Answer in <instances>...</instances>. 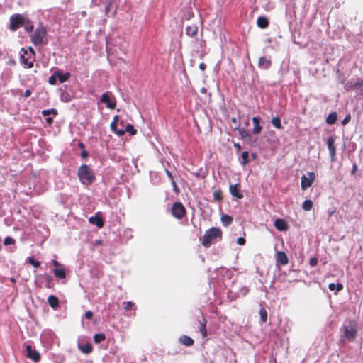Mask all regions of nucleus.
<instances>
[{"instance_id":"obj_12","label":"nucleus","mask_w":363,"mask_h":363,"mask_svg":"<svg viewBox=\"0 0 363 363\" xmlns=\"http://www.w3.org/2000/svg\"><path fill=\"white\" fill-rule=\"evenodd\" d=\"M230 194L236 199H240L243 198V194L240 191V185L239 184H231L229 187Z\"/></svg>"},{"instance_id":"obj_11","label":"nucleus","mask_w":363,"mask_h":363,"mask_svg":"<svg viewBox=\"0 0 363 363\" xmlns=\"http://www.w3.org/2000/svg\"><path fill=\"white\" fill-rule=\"evenodd\" d=\"M363 87V79H357L355 82H348L345 85V89L347 91L359 89Z\"/></svg>"},{"instance_id":"obj_25","label":"nucleus","mask_w":363,"mask_h":363,"mask_svg":"<svg viewBox=\"0 0 363 363\" xmlns=\"http://www.w3.org/2000/svg\"><path fill=\"white\" fill-rule=\"evenodd\" d=\"M48 303L52 308H56L59 306L58 298L55 296L50 295L48 298Z\"/></svg>"},{"instance_id":"obj_20","label":"nucleus","mask_w":363,"mask_h":363,"mask_svg":"<svg viewBox=\"0 0 363 363\" xmlns=\"http://www.w3.org/2000/svg\"><path fill=\"white\" fill-rule=\"evenodd\" d=\"M272 65V61L265 57H261L258 61V67L262 69H268Z\"/></svg>"},{"instance_id":"obj_33","label":"nucleus","mask_w":363,"mask_h":363,"mask_svg":"<svg viewBox=\"0 0 363 363\" xmlns=\"http://www.w3.org/2000/svg\"><path fill=\"white\" fill-rule=\"evenodd\" d=\"M221 221L225 226H228L232 223L233 218L225 214L221 217Z\"/></svg>"},{"instance_id":"obj_28","label":"nucleus","mask_w":363,"mask_h":363,"mask_svg":"<svg viewBox=\"0 0 363 363\" xmlns=\"http://www.w3.org/2000/svg\"><path fill=\"white\" fill-rule=\"evenodd\" d=\"M53 273L57 278L65 279L66 277V272L63 268H55Z\"/></svg>"},{"instance_id":"obj_23","label":"nucleus","mask_w":363,"mask_h":363,"mask_svg":"<svg viewBox=\"0 0 363 363\" xmlns=\"http://www.w3.org/2000/svg\"><path fill=\"white\" fill-rule=\"evenodd\" d=\"M179 342L186 346H191L194 343V341L191 337L185 335L180 337Z\"/></svg>"},{"instance_id":"obj_6","label":"nucleus","mask_w":363,"mask_h":363,"mask_svg":"<svg viewBox=\"0 0 363 363\" xmlns=\"http://www.w3.org/2000/svg\"><path fill=\"white\" fill-rule=\"evenodd\" d=\"M101 103L105 104L106 107L109 109L116 108V101L111 92L104 93L101 97Z\"/></svg>"},{"instance_id":"obj_55","label":"nucleus","mask_w":363,"mask_h":363,"mask_svg":"<svg viewBox=\"0 0 363 363\" xmlns=\"http://www.w3.org/2000/svg\"><path fill=\"white\" fill-rule=\"evenodd\" d=\"M28 50H29V51H30V55H31V56L33 57V58H35V50H33V48L32 47H29Z\"/></svg>"},{"instance_id":"obj_34","label":"nucleus","mask_w":363,"mask_h":363,"mask_svg":"<svg viewBox=\"0 0 363 363\" xmlns=\"http://www.w3.org/2000/svg\"><path fill=\"white\" fill-rule=\"evenodd\" d=\"M106 336L103 333H97L94 335V341L95 343H100L102 341L105 340Z\"/></svg>"},{"instance_id":"obj_22","label":"nucleus","mask_w":363,"mask_h":363,"mask_svg":"<svg viewBox=\"0 0 363 363\" xmlns=\"http://www.w3.org/2000/svg\"><path fill=\"white\" fill-rule=\"evenodd\" d=\"M257 25L259 28L264 29L269 26V21L266 17L259 16L257 20Z\"/></svg>"},{"instance_id":"obj_18","label":"nucleus","mask_w":363,"mask_h":363,"mask_svg":"<svg viewBox=\"0 0 363 363\" xmlns=\"http://www.w3.org/2000/svg\"><path fill=\"white\" fill-rule=\"evenodd\" d=\"M274 225L276 229L280 231H285L287 230L289 228L287 223L284 219L281 218H277L274 220Z\"/></svg>"},{"instance_id":"obj_7","label":"nucleus","mask_w":363,"mask_h":363,"mask_svg":"<svg viewBox=\"0 0 363 363\" xmlns=\"http://www.w3.org/2000/svg\"><path fill=\"white\" fill-rule=\"evenodd\" d=\"M315 179V174L313 172H308V177H306V175H303L301 177V189L303 190H306L308 188H309L313 184Z\"/></svg>"},{"instance_id":"obj_49","label":"nucleus","mask_w":363,"mask_h":363,"mask_svg":"<svg viewBox=\"0 0 363 363\" xmlns=\"http://www.w3.org/2000/svg\"><path fill=\"white\" fill-rule=\"evenodd\" d=\"M84 317L86 319H91L93 317V313L91 311H87L84 313Z\"/></svg>"},{"instance_id":"obj_64","label":"nucleus","mask_w":363,"mask_h":363,"mask_svg":"<svg viewBox=\"0 0 363 363\" xmlns=\"http://www.w3.org/2000/svg\"><path fill=\"white\" fill-rule=\"evenodd\" d=\"M79 147H80V148H82V149H83V148H84V143H80L79 144Z\"/></svg>"},{"instance_id":"obj_9","label":"nucleus","mask_w":363,"mask_h":363,"mask_svg":"<svg viewBox=\"0 0 363 363\" xmlns=\"http://www.w3.org/2000/svg\"><path fill=\"white\" fill-rule=\"evenodd\" d=\"M335 138L334 136H330L327 139V146L330 152L331 162L336 160V147L335 146Z\"/></svg>"},{"instance_id":"obj_26","label":"nucleus","mask_w":363,"mask_h":363,"mask_svg":"<svg viewBox=\"0 0 363 363\" xmlns=\"http://www.w3.org/2000/svg\"><path fill=\"white\" fill-rule=\"evenodd\" d=\"M199 332L202 335L203 337H206L207 336V330H206V320L203 318L202 320L199 321Z\"/></svg>"},{"instance_id":"obj_57","label":"nucleus","mask_w":363,"mask_h":363,"mask_svg":"<svg viewBox=\"0 0 363 363\" xmlns=\"http://www.w3.org/2000/svg\"><path fill=\"white\" fill-rule=\"evenodd\" d=\"M206 68V64H204L203 62H201L199 64V69L202 71H204Z\"/></svg>"},{"instance_id":"obj_10","label":"nucleus","mask_w":363,"mask_h":363,"mask_svg":"<svg viewBox=\"0 0 363 363\" xmlns=\"http://www.w3.org/2000/svg\"><path fill=\"white\" fill-rule=\"evenodd\" d=\"M27 357L32 359L34 362H38L40 360V355L39 352L33 350L30 345L26 346Z\"/></svg>"},{"instance_id":"obj_45","label":"nucleus","mask_w":363,"mask_h":363,"mask_svg":"<svg viewBox=\"0 0 363 363\" xmlns=\"http://www.w3.org/2000/svg\"><path fill=\"white\" fill-rule=\"evenodd\" d=\"M318 259L317 257H314L310 259L309 264L311 267H315L318 264Z\"/></svg>"},{"instance_id":"obj_19","label":"nucleus","mask_w":363,"mask_h":363,"mask_svg":"<svg viewBox=\"0 0 363 363\" xmlns=\"http://www.w3.org/2000/svg\"><path fill=\"white\" fill-rule=\"evenodd\" d=\"M119 117L118 116H115L113 121L111 123V129L118 136H122L125 134V130H118L117 123L118 122Z\"/></svg>"},{"instance_id":"obj_24","label":"nucleus","mask_w":363,"mask_h":363,"mask_svg":"<svg viewBox=\"0 0 363 363\" xmlns=\"http://www.w3.org/2000/svg\"><path fill=\"white\" fill-rule=\"evenodd\" d=\"M56 74H57V77L59 81L61 83H63V82L69 80V79L71 77V74H70L69 72L63 73V72H62L60 71H57L56 72Z\"/></svg>"},{"instance_id":"obj_46","label":"nucleus","mask_w":363,"mask_h":363,"mask_svg":"<svg viewBox=\"0 0 363 363\" xmlns=\"http://www.w3.org/2000/svg\"><path fill=\"white\" fill-rule=\"evenodd\" d=\"M240 134L242 138H250V133L246 130H240Z\"/></svg>"},{"instance_id":"obj_3","label":"nucleus","mask_w":363,"mask_h":363,"mask_svg":"<svg viewBox=\"0 0 363 363\" xmlns=\"http://www.w3.org/2000/svg\"><path fill=\"white\" fill-rule=\"evenodd\" d=\"M46 35L47 30L45 27H38L34 33L31 35V42L35 46L43 45Z\"/></svg>"},{"instance_id":"obj_56","label":"nucleus","mask_w":363,"mask_h":363,"mask_svg":"<svg viewBox=\"0 0 363 363\" xmlns=\"http://www.w3.org/2000/svg\"><path fill=\"white\" fill-rule=\"evenodd\" d=\"M88 155H89V153H88V152H87V151H86V150H83V151L82 152V153H81V157H82V158H86V157H88Z\"/></svg>"},{"instance_id":"obj_58","label":"nucleus","mask_w":363,"mask_h":363,"mask_svg":"<svg viewBox=\"0 0 363 363\" xmlns=\"http://www.w3.org/2000/svg\"><path fill=\"white\" fill-rule=\"evenodd\" d=\"M30 95H31V91H30V90H29V89L26 90V91H25V93H24V96H25L26 98H28V97H29Z\"/></svg>"},{"instance_id":"obj_40","label":"nucleus","mask_w":363,"mask_h":363,"mask_svg":"<svg viewBox=\"0 0 363 363\" xmlns=\"http://www.w3.org/2000/svg\"><path fill=\"white\" fill-rule=\"evenodd\" d=\"M50 114H53V115H57V111L55 108H52V109H46V110H43L42 111V115L44 116H47Z\"/></svg>"},{"instance_id":"obj_60","label":"nucleus","mask_w":363,"mask_h":363,"mask_svg":"<svg viewBox=\"0 0 363 363\" xmlns=\"http://www.w3.org/2000/svg\"><path fill=\"white\" fill-rule=\"evenodd\" d=\"M234 147L239 151L241 150V145L240 143H234Z\"/></svg>"},{"instance_id":"obj_36","label":"nucleus","mask_w":363,"mask_h":363,"mask_svg":"<svg viewBox=\"0 0 363 363\" xmlns=\"http://www.w3.org/2000/svg\"><path fill=\"white\" fill-rule=\"evenodd\" d=\"M125 130V132H128L130 133V134L131 135H134L136 134L137 133V130L136 129L134 128V126L131 124H128L125 127V129L124 130Z\"/></svg>"},{"instance_id":"obj_31","label":"nucleus","mask_w":363,"mask_h":363,"mask_svg":"<svg viewBox=\"0 0 363 363\" xmlns=\"http://www.w3.org/2000/svg\"><path fill=\"white\" fill-rule=\"evenodd\" d=\"M123 308L125 311H130V310H136V306L135 303L132 301H125L123 303Z\"/></svg>"},{"instance_id":"obj_54","label":"nucleus","mask_w":363,"mask_h":363,"mask_svg":"<svg viewBox=\"0 0 363 363\" xmlns=\"http://www.w3.org/2000/svg\"><path fill=\"white\" fill-rule=\"evenodd\" d=\"M335 286H336V284H334V283H330V284H329V285H328V289H329V290H330V291H334V290H335Z\"/></svg>"},{"instance_id":"obj_29","label":"nucleus","mask_w":363,"mask_h":363,"mask_svg":"<svg viewBox=\"0 0 363 363\" xmlns=\"http://www.w3.org/2000/svg\"><path fill=\"white\" fill-rule=\"evenodd\" d=\"M337 118V116L336 112H332L326 118V123L329 125H333L336 122Z\"/></svg>"},{"instance_id":"obj_17","label":"nucleus","mask_w":363,"mask_h":363,"mask_svg":"<svg viewBox=\"0 0 363 363\" xmlns=\"http://www.w3.org/2000/svg\"><path fill=\"white\" fill-rule=\"evenodd\" d=\"M277 262L281 265H286L289 263V259L284 252L279 251L276 254Z\"/></svg>"},{"instance_id":"obj_51","label":"nucleus","mask_w":363,"mask_h":363,"mask_svg":"<svg viewBox=\"0 0 363 363\" xmlns=\"http://www.w3.org/2000/svg\"><path fill=\"white\" fill-rule=\"evenodd\" d=\"M249 288L247 286H244L241 289V293L243 295H246L249 292Z\"/></svg>"},{"instance_id":"obj_41","label":"nucleus","mask_w":363,"mask_h":363,"mask_svg":"<svg viewBox=\"0 0 363 363\" xmlns=\"http://www.w3.org/2000/svg\"><path fill=\"white\" fill-rule=\"evenodd\" d=\"M213 199L215 201H220L223 199L221 190H217L213 192Z\"/></svg>"},{"instance_id":"obj_39","label":"nucleus","mask_w":363,"mask_h":363,"mask_svg":"<svg viewBox=\"0 0 363 363\" xmlns=\"http://www.w3.org/2000/svg\"><path fill=\"white\" fill-rule=\"evenodd\" d=\"M23 26H24L25 30L27 31H32L33 29V25L28 20L24 19V25Z\"/></svg>"},{"instance_id":"obj_59","label":"nucleus","mask_w":363,"mask_h":363,"mask_svg":"<svg viewBox=\"0 0 363 363\" xmlns=\"http://www.w3.org/2000/svg\"><path fill=\"white\" fill-rule=\"evenodd\" d=\"M166 173H167L168 177L171 179V181L174 180L173 179V176H172V173L169 170L167 169L166 170Z\"/></svg>"},{"instance_id":"obj_32","label":"nucleus","mask_w":363,"mask_h":363,"mask_svg":"<svg viewBox=\"0 0 363 363\" xmlns=\"http://www.w3.org/2000/svg\"><path fill=\"white\" fill-rule=\"evenodd\" d=\"M272 124L277 129H281V119L279 116L274 117L271 121Z\"/></svg>"},{"instance_id":"obj_13","label":"nucleus","mask_w":363,"mask_h":363,"mask_svg":"<svg viewBox=\"0 0 363 363\" xmlns=\"http://www.w3.org/2000/svg\"><path fill=\"white\" fill-rule=\"evenodd\" d=\"M38 280L42 284H44L46 288L50 289L53 286V279L50 275L48 274L40 275L38 277Z\"/></svg>"},{"instance_id":"obj_30","label":"nucleus","mask_w":363,"mask_h":363,"mask_svg":"<svg viewBox=\"0 0 363 363\" xmlns=\"http://www.w3.org/2000/svg\"><path fill=\"white\" fill-rule=\"evenodd\" d=\"M97 1L98 0H92V4L96 6H99L100 3L97 2ZM105 4H106L105 13H106V14H108V13L110 11L111 1V0H105Z\"/></svg>"},{"instance_id":"obj_2","label":"nucleus","mask_w":363,"mask_h":363,"mask_svg":"<svg viewBox=\"0 0 363 363\" xmlns=\"http://www.w3.org/2000/svg\"><path fill=\"white\" fill-rule=\"evenodd\" d=\"M79 181L84 185H91L96 177L92 169L86 164H82L77 171Z\"/></svg>"},{"instance_id":"obj_53","label":"nucleus","mask_w":363,"mask_h":363,"mask_svg":"<svg viewBox=\"0 0 363 363\" xmlns=\"http://www.w3.org/2000/svg\"><path fill=\"white\" fill-rule=\"evenodd\" d=\"M357 164L354 163L352 165V171H351V174H354L355 172H357Z\"/></svg>"},{"instance_id":"obj_14","label":"nucleus","mask_w":363,"mask_h":363,"mask_svg":"<svg viewBox=\"0 0 363 363\" xmlns=\"http://www.w3.org/2000/svg\"><path fill=\"white\" fill-rule=\"evenodd\" d=\"M344 335L347 340L352 341L357 335V330L352 325L345 326L344 327Z\"/></svg>"},{"instance_id":"obj_27","label":"nucleus","mask_w":363,"mask_h":363,"mask_svg":"<svg viewBox=\"0 0 363 363\" xmlns=\"http://www.w3.org/2000/svg\"><path fill=\"white\" fill-rule=\"evenodd\" d=\"M79 349L84 354H89L92 352L93 347L91 343L87 342L84 345H79Z\"/></svg>"},{"instance_id":"obj_52","label":"nucleus","mask_w":363,"mask_h":363,"mask_svg":"<svg viewBox=\"0 0 363 363\" xmlns=\"http://www.w3.org/2000/svg\"><path fill=\"white\" fill-rule=\"evenodd\" d=\"M335 284H336L335 289H337V291H340L343 289V286L342 284L337 283Z\"/></svg>"},{"instance_id":"obj_42","label":"nucleus","mask_w":363,"mask_h":363,"mask_svg":"<svg viewBox=\"0 0 363 363\" xmlns=\"http://www.w3.org/2000/svg\"><path fill=\"white\" fill-rule=\"evenodd\" d=\"M28 261L34 267L38 268L40 266V262L39 261L35 260L33 257H28Z\"/></svg>"},{"instance_id":"obj_15","label":"nucleus","mask_w":363,"mask_h":363,"mask_svg":"<svg viewBox=\"0 0 363 363\" xmlns=\"http://www.w3.org/2000/svg\"><path fill=\"white\" fill-rule=\"evenodd\" d=\"M89 222L92 225H96L99 228H102L104 226V220L100 216L99 213L89 218Z\"/></svg>"},{"instance_id":"obj_1","label":"nucleus","mask_w":363,"mask_h":363,"mask_svg":"<svg viewBox=\"0 0 363 363\" xmlns=\"http://www.w3.org/2000/svg\"><path fill=\"white\" fill-rule=\"evenodd\" d=\"M222 235L223 233L220 228L213 227L205 232L201 240L202 245L208 248L216 240H221Z\"/></svg>"},{"instance_id":"obj_48","label":"nucleus","mask_w":363,"mask_h":363,"mask_svg":"<svg viewBox=\"0 0 363 363\" xmlns=\"http://www.w3.org/2000/svg\"><path fill=\"white\" fill-rule=\"evenodd\" d=\"M245 239L242 237H240L237 240V243L240 245H244L245 244Z\"/></svg>"},{"instance_id":"obj_43","label":"nucleus","mask_w":363,"mask_h":363,"mask_svg":"<svg viewBox=\"0 0 363 363\" xmlns=\"http://www.w3.org/2000/svg\"><path fill=\"white\" fill-rule=\"evenodd\" d=\"M15 243V240L10 237V236H7L4 238V244L5 245H13Z\"/></svg>"},{"instance_id":"obj_38","label":"nucleus","mask_w":363,"mask_h":363,"mask_svg":"<svg viewBox=\"0 0 363 363\" xmlns=\"http://www.w3.org/2000/svg\"><path fill=\"white\" fill-rule=\"evenodd\" d=\"M248 157H249V153L247 151H244L242 153V160L241 164L242 165H246L249 162Z\"/></svg>"},{"instance_id":"obj_63","label":"nucleus","mask_w":363,"mask_h":363,"mask_svg":"<svg viewBox=\"0 0 363 363\" xmlns=\"http://www.w3.org/2000/svg\"><path fill=\"white\" fill-rule=\"evenodd\" d=\"M200 91L201 93L206 94L207 92V89L205 87H202Z\"/></svg>"},{"instance_id":"obj_37","label":"nucleus","mask_w":363,"mask_h":363,"mask_svg":"<svg viewBox=\"0 0 363 363\" xmlns=\"http://www.w3.org/2000/svg\"><path fill=\"white\" fill-rule=\"evenodd\" d=\"M260 319L262 323H265L267 320V311L264 308L259 311Z\"/></svg>"},{"instance_id":"obj_35","label":"nucleus","mask_w":363,"mask_h":363,"mask_svg":"<svg viewBox=\"0 0 363 363\" xmlns=\"http://www.w3.org/2000/svg\"><path fill=\"white\" fill-rule=\"evenodd\" d=\"M302 208L307 211L311 210L313 208L312 201L309 199L305 200L302 204Z\"/></svg>"},{"instance_id":"obj_8","label":"nucleus","mask_w":363,"mask_h":363,"mask_svg":"<svg viewBox=\"0 0 363 363\" xmlns=\"http://www.w3.org/2000/svg\"><path fill=\"white\" fill-rule=\"evenodd\" d=\"M21 52L23 53L21 55V63L27 65L28 68H32L33 67L35 58H33L31 55L26 57V55H28V51L24 48L21 49Z\"/></svg>"},{"instance_id":"obj_4","label":"nucleus","mask_w":363,"mask_h":363,"mask_svg":"<svg viewBox=\"0 0 363 363\" xmlns=\"http://www.w3.org/2000/svg\"><path fill=\"white\" fill-rule=\"evenodd\" d=\"M171 212L172 216L177 219H182L186 213V208L181 202L174 203L171 208Z\"/></svg>"},{"instance_id":"obj_5","label":"nucleus","mask_w":363,"mask_h":363,"mask_svg":"<svg viewBox=\"0 0 363 363\" xmlns=\"http://www.w3.org/2000/svg\"><path fill=\"white\" fill-rule=\"evenodd\" d=\"M24 18L21 14L12 15L10 18V30L15 31L24 25Z\"/></svg>"},{"instance_id":"obj_61","label":"nucleus","mask_w":363,"mask_h":363,"mask_svg":"<svg viewBox=\"0 0 363 363\" xmlns=\"http://www.w3.org/2000/svg\"><path fill=\"white\" fill-rule=\"evenodd\" d=\"M46 122L48 124H52L53 123V119L52 118H46Z\"/></svg>"},{"instance_id":"obj_44","label":"nucleus","mask_w":363,"mask_h":363,"mask_svg":"<svg viewBox=\"0 0 363 363\" xmlns=\"http://www.w3.org/2000/svg\"><path fill=\"white\" fill-rule=\"evenodd\" d=\"M57 77L56 72H55L52 75H51L49 77V79H48L49 84L51 85H55L57 82Z\"/></svg>"},{"instance_id":"obj_62","label":"nucleus","mask_w":363,"mask_h":363,"mask_svg":"<svg viewBox=\"0 0 363 363\" xmlns=\"http://www.w3.org/2000/svg\"><path fill=\"white\" fill-rule=\"evenodd\" d=\"M52 264H53L54 266H55V267H56V268L60 265V263H59L57 260H55V259H53V260L52 261Z\"/></svg>"},{"instance_id":"obj_16","label":"nucleus","mask_w":363,"mask_h":363,"mask_svg":"<svg viewBox=\"0 0 363 363\" xmlns=\"http://www.w3.org/2000/svg\"><path fill=\"white\" fill-rule=\"evenodd\" d=\"M198 26L196 23H192L189 26H187L186 28V34L191 38H194L196 40H197V34H198Z\"/></svg>"},{"instance_id":"obj_21","label":"nucleus","mask_w":363,"mask_h":363,"mask_svg":"<svg viewBox=\"0 0 363 363\" xmlns=\"http://www.w3.org/2000/svg\"><path fill=\"white\" fill-rule=\"evenodd\" d=\"M252 123H253V129L252 133L255 135H258L262 131V126L260 125V119L257 116H255L252 118Z\"/></svg>"},{"instance_id":"obj_50","label":"nucleus","mask_w":363,"mask_h":363,"mask_svg":"<svg viewBox=\"0 0 363 363\" xmlns=\"http://www.w3.org/2000/svg\"><path fill=\"white\" fill-rule=\"evenodd\" d=\"M171 182H172V186H173L174 191L175 192H177H177H179V188H178V186H177V185L176 182H175L174 180H172V181H171Z\"/></svg>"},{"instance_id":"obj_47","label":"nucleus","mask_w":363,"mask_h":363,"mask_svg":"<svg viewBox=\"0 0 363 363\" xmlns=\"http://www.w3.org/2000/svg\"><path fill=\"white\" fill-rule=\"evenodd\" d=\"M350 120H351V116H350V114H347V115L345 117V118L342 120V124L343 125H347V124L350 121Z\"/></svg>"}]
</instances>
